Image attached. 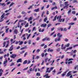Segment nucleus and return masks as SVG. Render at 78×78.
<instances>
[{"label": "nucleus", "instance_id": "40", "mask_svg": "<svg viewBox=\"0 0 78 78\" xmlns=\"http://www.w3.org/2000/svg\"><path fill=\"white\" fill-rule=\"evenodd\" d=\"M67 30V28H64L63 30V31H66Z\"/></svg>", "mask_w": 78, "mask_h": 78}, {"label": "nucleus", "instance_id": "22", "mask_svg": "<svg viewBox=\"0 0 78 78\" xmlns=\"http://www.w3.org/2000/svg\"><path fill=\"white\" fill-rule=\"evenodd\" d=\"M48 20V19L47 18V17H46L44 19V22H46L47 20Z\"/></svg>", "mask_w": 78, "mask_h": 78}, {"label": "nucleus", "instance_id": "38", "mask_svg": "<svg viewBox=\"0 0 78 78\" xmlns=\"http://www.w3.org/2000/svg\"><path fill=\"white\" fill-rule=\"evenodd\" d=\"M46 40L48 41H50V37H48L46 38Z\"/></svg>", "mask_w": 78, "mask_h": 78}, {"label": "nucleus", "instance_id": "6", "mask_svg": "<svg viewBox=\"0 0 78 78\" xmlns=\"http://www.w3.org/2000/svg\"><path fill=\"white\" fill-rule=\"evenodd\" d=\"M44 78H49L50 77V76H48V74H47L44 76Z\"/></svg>", "mask_w": 78, "mask_h": 78}, {"label": "nucleus", "instance_id": "2", "mask_svg": "<svg viewBox=\"0 0 78 78\" xmlns=\"http://www.w3.org/2000/svg\"><path fill=\"white\" fill-rule=\"evenodd\" d=\"M54 68V67H51L50 69H50V68H46V73H50L51 70H53V69Z\"/></svg>", "mask_w": 78, "mask_h": 78}, {"label": "nucleus", "instance_id": "35", "mask_svg": "<svg viewBox=\"0 0 78 78\" xmlns=\"http://www.w3.org/2000/svg\"><path fill=\"white\" fill-rule=\"evenodd\" d=\"M9 28H8L6 29V33H8V30H9Z\"/></svg>", "mask_w": 78, "mask_h": 78}, {"label": "nucleus", "instance_id": "10", "mask_svg": "<svg viewBox=\"0 0 78 78\" xmlns=\"http://www.w3.org/2000/svg\"><path fill=\"white\" fill-rule=\"evenodd\" d=\"M57 36H58V38H59V37H61L62 36V35H61V34L60 33H58L57 34Z\"/></svg>", "mask_w": 78, "mask_h": 78}, {"label": "nucleus", "instance_id": "30", "mask_svg": "<svg viewBox=\"0 0 78 78\" xmlns=\"http://www.w3.org/2000/svg\"><path fill=\"white\" fill-rule=\"evenodd\" d=\"M27 48V47L25 46V47H23L20 49V50H23V49H24V48Z\"/></svg>", "mask_w": 78, "mask_h": 78}, {"label": "nucleus", "instance_id": "3", "mask_svg": "<svg viewBox=\"0 0 78 78\" xmlns=\"http://www.w3.org/2000/svg\"><path fill=\"white\" fill-rule=\"evenodd\" d=\"M4 17H5V13H3L1 16V19H0V22H2V21H3L4 20L3 19L4 18Z\"/></svg>", "mask_w": 78, "mask_h": 78}, {"label": "nucleus", "instance_id": "33", "mask_svg": "<svg viewBox=\"0 0 78 78\" xmlns=\"http://www.w3.org/2000/svg\"><path fill=\"white\" fill-rule=\"evenodd\" d=\"M44 14H45V12L43 11V12H42V15H41V17H43L44 16Z\"/></svg>", "mask_w": 78, "mask_h": 78}, {"label": "nucleus", "instance_id": "14", "mask_svg": "<svg viewBox=\"0 0 78 78\" xmlns=\"http://www.w3.org/2000/svg\"><path fill=\"white\" fill-rule=\"evenodd\" d=\"M62 20V19H61V16H60V18H59L58 19V22H61Z\"/></svg>", "mask_w": 78, "mask_h": 78}, {"label": "nucleus", "instance_id": "64", "mask_svg": "<svg viewBox=\"0 0 78 78\" xmlns=\"http://www.w3.org/2000/svg\"><path fill=\"white\" fill-rule=\"evenodd\" d=\"M47 45H45L44 46V48H47Z\"/></svg>", "mask_w": 78, "mask_h": 78}, {"label": "nucleus", "instance_id": "32", "mask_svg": "<svg viewBox=\"0 0 78 78\" xmlns=\"http://www.w3.org/2000/svg\"><path fill=\"white\" fill-rule=\"evenodd\" d=\"M14 65H15L14 63L13 62H12L11 64H10V66H14Z\"/></svg>", "mask_w": 78, "mask_h": 78}, {"label": "nucleus", "instance_id": "60", "mask_svg": "<svg viewBox=\"0 0 78 78\" xmlns=\"http://www.w3.org/2000/svg\"><path fill=\"white\" fill-rule=\"evenodd\" d=\"M60 50H61V49H60V48H58L57 49V51H59Z\"/></svg>", "mask_w": 78, "mask_h": 78}, {"label": "nucleus", "instance_id": "7", "mask_svg": "<svg viewBox=\"0 0 78 78\" xmlns=\"http://www.w3.org/2000/svg\"><path fill=\"white\" fill-rule=\"evenodd\" d=\"M41 27L45 28V27H47V24H42L41 25Z\"/></svg>", "mask_w": 78, "mask_h": 78}, {"label": "nucleus", "instance_id": "63", "mask_svg": "<svg viewBox=\"0 0 78 78\" xmlns=\"http://www.w3.org/2000/svg\"><path fill=\"white\" fill-rule=\"evenodd\" d=\"M66 47L64 46V47H62L61 49H66Z\"/></svg>", "mask_w": 78, "mask_h": 78}, {"label": "nucleus", "instance_id": "39", "mask_svg": "<svg viewBox=\"0 0 78 78\" xmlns=\"http://www.w3.org/2000/svg\"><path fill=\"white\" fill-rule=\"evenodd\" d=\"M31 36V34H29L28 36L27 37V39H29V37H30Z\"/></svg>", "mask_w": 78, "mask_h": 78}, {"label": "nucleus", "instance_id": "25", "mask_svg": "<svg viewBox=\"0 0 78 78\" xmlns=\"http://www.w3.org/2000/svg\"><path fill=\"white\" fill-rule=\"evenodd\" d=\"M27 63V60H25L23 62V64H26Z\"/></svg>", "mask_w": 78, "mask_h": 78}, {"label": "nucleus", "instance_id": "55", "mask_svg": "<svg viewBox=\"0 0 78 78\" xmlns=\"http://www.w3.org/2000/svg\"><path fill=\"white\" fill-rule=\"evenodd\" d=\"M5 3H2V4H1V5L2 6H3V5H4V6H5V5H6L5 4Z\"/></svg>", "mask_w": 78, "mask_h": 78}, {"label": "nucleus", "instance_id": "27", "mask_svg": "<svg viewBox=\"0 0 78 78\" xmlns=\"http://www.w3.org/2000/svg\"><path fill=\"white\" fill-rule=\"evenodd\" d=\"M19 42L20 43L19 45H22L23 42V41H19Z\"/></svg>", "mask_w": 78, "mask_h": 78}, {"label": "nucleus", "instance_id": "51", "mask_svg": "<svg viewBox=\"0 0 78 78\" xmlns=\"http://www.w3.org/2000/svg\"><path fill=\"white\" fill-rule=\"evenodd\" d=\"M0 72H3V70L2 69H0Z\"/></svg>", "mask_w": 78, "mask_h": 78}, {"label": "nucleus", "instance_id": "36", "mask_svg": "<svg viewBox=\"0 0 78 78\" xmlns=\"http://www.w3.org/2000/svg\"><path fill=\"white\" fill-rule=\"evenodd\" d=\"M14 2H12L10 5V6H12V5H14Z\"/></svg>", "mask_w": 78, "mask_h": 78}, {"label": "nucleus", "instance_id": "8", "mask_svg": "<svg viewBox=\"0 0 78 78\" xmlns=\"http://www.w3.org/2000/svg\"><path fill=\"white\" fill-rule=\"evenodd\" d=\"M47 51L48 52H49V51H50V52H53V49H51L50 48H48Z\"/></svg>", "mask_w": 78, "mask_h": 78}, {"label": "nucleus", "instance_id": "24", "mask_svg": "<svg viewBox=\"0 0 78 78\" xmlns=\"http://www.w3.org/2000/svg\"><path fill=\"white\" fill-rule=\"evenodd\" d=\"M72 48H73V47H70L69 48H68L66 49L67 50H71Z\"/></svg>", "mask_w": 78, "mask_h": 78}, {"label": "nucleus", "instance_id": "45", "mask_svg": "<svg viewBox=\"0 0 78 78\" xmlns=\"http://www.w3.org/2000/svg\"><path fill=\"white\" fill-rule=\"evenodd\" d=\"M6 44V41H5L4 42V43L3 44V47H5V44Z\"/></svg>", "mask_w": 78, "mask_h": 78}, {"label": "nucleus", "instance_id": "61", "mask_svg": "<svg viewBox=\"0 0 78 78\" xmlns=\"http://www.w3.org/2000/svg\"><path fill=\"white\" fill-rule=\"evenodd\" d=\"M72 60H73V58H69V59L68 61H71Z\"/></svg>", "mask_w": 78, "mask_h": 78}, {"label": "nucleus", "instance_id": "26", "mask_svg": "<svg viewBox=\"0 0 78 78\" xmlns=\"http://www.w3.org/2000/svg\"><path fill=\"white\" fill-rule=\"evenodd\" d=\"M57 17V15H56L54 19L53 20V21H55L56 20V18Z\"/></svg>", "mask_w": 78, "mask_h": 78}, {"label": "nucleus", "instance_id": "54", "mask_svg": "<svg viewBox=\"0 0 78 78\" xmlns=\"http://www.w3.org/2000/svg\"><path fill=\"white\" fill-rule=\"evenodd\" d=\"M46 38H45L44 39H43L42 40V41H46Z\"/></svg>", "mask_w": 78, "mask_h": 78}, {"label": "nucleus", "instance_id": "58", "mask_svg": "<svg viewBox=\"0 0 78 78\" xmlns=\"http://www.w3.org/2000/svg\"><path fill=\"white\" fill-rule=\"evenodd\" d=\"M31 62V61L30 60H29L28 62H27V64H30V63Z\"/></svg>", "mask_w": 78, "mask_h": 78}, {"label": "nucleus", "instance_id": "34", "mask_svg": "<svg viewBox=\"0 0 78 78\" xmlns=\"http://www.w3.org/2000/svg\"><path fill=\"white\" fill-rule=\"evenodd\" d=\"M73 62L72 61H70V62H68V64H72Z\"/></svg>", "mask_w": 78, "mask_h": 78}, {"label": "nucleus", "instance_id": "52", "mask_svg": "<svg viewBox=\"0 0 78 78\" xmlns=\"http://www.w3.org/2000/svg\"><path fill=\"white\" fill-rule=\"evenodd\" d=\"M77 51L76 50H75L74 51L73 53H74V54H75V53H76Z\"/></svg>", "mask_w": 78, "mask_h": 78}, {"label": "nucleus", "instance_id": "37", "mask_svg": "<svg viewBox=\"0 0 78 78\" xmlns=\"http://www.w3.org/2000/svg\"><path fill=\"white\" fill-rule=\"evenodd\" d=\"M27 54H28V52H25V53L24 54V57H25V56H26L27 55Z\"/></svg>", "mask_w": 78, "mask_h": 78}, {"label": "nucleus", "instance_id": "23", "mask_svg": "<svg viewBox=\"0 0 78 78\" xmlns=\"http://www.w3.org/2000/svg\"><path fill=\"white\" fill-rule=\"evenodd\" d=\"M33 19V18L31 17H30L29 18V19L28 20V22H30V20H31Z\"/></svg>", "mask_w": 78, "mask_h": 78}, {"label": "nucleus", "instance_id": "41", "mask_svg": "<svg viewBox=\"0 0 78 78\" xmlns=\"http://www.w3.org/2000/svg\"><path fill=\"white\" fill-rule=\"evenodd\" d=\"M39 51H40V49H38L36 51V52L37 53H39Z\"/></svg>", "mask_w": 78, "mask_h": 78}, {"label": "nucleus", "instance_id": "50", "mask_svg": "<svg viewBox=\"0 0 78 78\" xmlns=\"http://www.w3.org/2000/svg\"><path fill=\"white\" fill-rule=\"evenodd\" d=\"M68 41H69V39H67V38H66L65 40V42H68Z\"/></svg>", "mask_w": 78, "mask_h": 78}, {"label": "nucleus", "instance_id": "62", "mask_svg": "<svg viewBox=\"0 0 78 78\" xmlns=\"http://www.w3.org/2000/svg\"><path fill=\"white\" fill-rule=\"evenodd\" d=\"M36 75L37 76H40V73H37Z\"/></svg>", "mask_w": 78, "mask_h": 78}, {"label": "nucleus", "instance_id": "43", "mask_svg": "<svg viewBox=\"0 0 78 78\" xmlns=\"http://www.w3.org/2000/svg\"><path fill=\"white\" fill-rule=\"evenodd\" d=\"M31 40H29L28 41V44H31Z\"/></svg>", "mask_w": 78, "mask_h": 78}, {"label": "nucleus", "instance_id": "4", "mask_svg": "<svg viewBox=\"0 0 78 78\" xmlns=\"http://www.w3.org/2000/svg\"><path fill=\"white\" fill-rule=\"evenodd\" d=\"M8 63V60H6L3 63V64L4 65V67H6V65L7 63Z\"/></svg>", "mask_w": 78, "mask_h": 78}, {"label": "nucleus", "instance_id": "21", "mask_svg": "<svg viewBox=\"0 0 78 78\" xmlns=\"http://www.w3.org/2000/svg\"><path fill=\"white\" fill-rule=\"evenodd\" d=\"M36 31V27H34L33 28L32 31Z\"/></svg>", "mask_w": 78, "mask_h": 78}, {"label": "nucleus", "instance_id": "11", "mask_svg": "<svg viewBox=\"0 0 78 78\" xmlns=\"http://www.w3.org/2000/svg\"><path fill=\"white\" fill-rule=\"evenodd\" d=\"M58 29L59 31H63V28L62 27H59Z\"/></svg>", "mask_w": 78, "mask_h": 78}, {"label": "nucleus", "instance_id": "29", "mask_svg": "<svg viewBox=\"0 0 78 78\" xmlns=\"http://www.w3.org/2000/svg\"><path fill=\"white\" fill-rule=\"evenodd\" d=\"M74 24H75V23H69V25H74Z\"/></svg>", "mask_w": 78, "mask_h": 78}, {"label": "nucleus", "instance_id": "13", "mask_svg": "<svg viewBox=\"0 0 78 78\" xmlns=\"http://www.w3.org/2000/svg\"><path fill=\"white\" fill-rule=\"evenodd\" d=\"M6 42H7V44L5 46V48L8 47L9 46V41H7Z\"/></svg>", "mask_w": 78, "mask_h": 78}, {"label": "nucleus", "instance_id": "31", "mask_svg": "<svg viewBox=\"0 0 78 78\" xmlns=\"http://www.w3.org/2000/svg\"><path fill=\"white\" fill-rule=\"evenodd\" d=\"M21 14H27V13H26L24 11H22L21 12Z\"/></svg>", "mask_w": 78, "mask_h": 78}, {"label": "nucleus", "instance_id": "20", "mask_svg": "<svg viewBox=\"0 0 78 78\" xmlns=\"http://www.w3.org/2000/svg\"><path fill=\"white\" fill-rule=\"evenodd\" d=\"M74 69L75 70H76V69H77V70H78V65H76L75 66Z\"/></svg>", "mask_w": 78, "mask_h": 78}, {"label": "nucleus", "instance_id": "18", "mask_svg": "<svg viewBox=\"0 0 78 78\" xmlns=\"http://www.w3.org/2000/svg\"><path fill=\"white\" fill-rule=\"evenodd\" d=\"M66 73H67V71L65 72L63 74H62V76H64Z\"/></svg>", "mask_w": 78, "mask_h": 78}, {"label": "nucleus", "instance_id": "15", "mask_svg": "<svg viewBox=\"0 0 78 78\" xmlns=\"http://www.w3.org/2000/svg\"><path fill=\"white\" fill-rule=\"evenodd\" d=\"M34 11V12H39V8H38L37 9H35Z\"/></svg>", "mask_w": 78, "mask_h": 78}, {"label": "nucleus", "instance_id": "53", "mask_svg": "<svg viewBox=\"0 0 78 78\" xmlns=\"http://www.w3.org/2000/svg\"><path fill=\"white\" fill-rule=\"evenodd\" d=\"M51 24H48V27H50V26H51Z\"/></svg>", "mask_w": 78, "mask_h": 78}, {"label": "nucleus", "instance_id": "17", "mask_svg": "<svg viewBox=\"0 0 78 78\" xmlns=\"http://www.w3.org/2000/svg\"><path fill=\"white\" fill-rule=\"evenodd\" d=\"M70 46V43H68V44H66L65 45V47L66 48V47H69V46Z\"/></svg>", "mask_w": 78, "mask_h": 78}, {"label": "nucleus", "instance_id": "1", "mask_svg": "<svg viewBox=\"0 0 78 78\" xmlns=\"http://www.w3.org/2000/svg\"><path fill=\"white\" fill-rule=\"evenodd\" d=\"M65 6L63 7V8L61 9V11H62L64 9H68L69 8V4H68V2H64Z\"/></svg>", "mask_w": 78, "mask_h": 78}, {"label": "nucleus", "instance_id": "5", "mask_svg": "<svg viewBox=\"0 0 78 78\" xmlns=\"http://www.w3.org/2000/svg\"><path fill=\"white\" fill-rule=\"evenodd\" d=\"M16 56H17V55L16 54H12V55L10 56L11 58H15Z\"/></svg>", "mask_w": 78, "mask_h": 78}, {"label": "nucleus", "instance_id": "16", "mask_svg": "<svg viewBox=\"0 0 78 78\" xmlns=\"http://www.w3.org/2000/svg\"><path fill=\"white\" fill-rule=\"evenodd\" d=\"M71 71H69L67 74L66 76H69L70 75H71V74H70L71 73Z\"/></svg>", "mask_w": 78, "mask_h": 78}, {"label": "nucleus", "instance_id": "47", "mask_svg": "<svg viewBox=\"0 0 78 78\" xmlns=\"http://www.w3.org/2000/svg\"><path fill=\"white\" fill-rule=\"evenodd\" d=\"M28 27V23H27V24L25 25V27Z\"/></svg>", "mask_w": 78, "mask_h": 78}, {"label": "nucleus", "instance_id": "28", "mask_svg": "<svg viewBox=\"0 0 78 78\" xmlns=\"http://www.w3.org/2000/svg\"><path fill=\"white\" fill-rule=\"evenodd\" d=\"M14 33L15 34H17V29H15L14 31Z\"/></svg>", "mask_w": 78, "mask_h": 78}, {"label": "nucleus", "instance_id": "46", "mask_svg": "<svg viewBox=\"0 0 78 78\" xmlns=\"http://www.w3.org/2000/svg\"><path fill=\"white\" fill-rule=\"evenodd\" d=\"M72 13L73 14H76V12H75V11H73L72 12Z\"/></svg>", "mask_w": 78, "mask_h": 78}, {"label": "nucleus", "instance_id": "42", "mask_svg": "<svg viewBox=\"0 0 78 78\" xmlns=\"http://www.w3.org/2000/svg\"><path fill=\"white\" fill-rule=\"evenodd\" d=\"M48 58H45V62H47V60H48Z\"/></svg>", "mask_w": 78, "mask_h": 78}, {"label": "nucleus", "instance_id": "19", "mask_svg": "<svg viewBox=\"0 0 78 78\" xmlns=\"http://www.w3.org/2000/svg\"><path fill=\"white\" fill-rule=\"evenodd\" d=\"M33 6H34V4L32 5L29 7V8H28V9H30L33 8Z\"/></svg>", "mask_w": 78, "mask_h": 78}, {"label": "nucleus", "instance_id": "44", "mask_svg": "<svg viewBox=\"0 0 78 78\" xmlns=\"http://www.w3.org/2000/svg\"><path fill=\"white\" fill-rule=\"evenodd\" d=\"M41 55L42 57H44V53H42L41 54Z\"/></svg>", "mask_w": 78, "mask_h": 78}, {"label": "nucleus", "instance_id": "48", "mask_svg": "<svg viewBox=\"0 0 78 78\" xmlns=\"http://www.w3.org/2000/svg\"><path fill=\"white\" fill-rule=\"evenodd\" d=\"M25 53V51H23L21 52L20 53V54H23Z\"/></svg>", "mask_w": 78, "mask_h": 78}, {"label": "nucleus", "instance_id": "57", "mask_svg": "<svg viewBox=\"0 0 78 78\" xmlns=\"http://www.w3.org/2000/svg\"><path fill=\"white\" fill-rule=\"evenodd\" d=\"M52 73H55V72H56V70L54 69V70H53L52 71Z\"/></svg>", "mask_w": 78, "mask_h": 78}, {"label": "nucleus", "instance_id": "12", "mask_svg": "<svg viewBox=\"0 0 78 78\" xmlns=\"http://www.w3.org/2000/svg\"><path fill=\"white\" fill-rule=\"evenodd\" d=\"M17 63L19 62H22V59L19 58L17 61Z\"/></svg>", "mask_w": 78, "mask_h": 78}, {"label": "nucleus", "instance_id": "56", "mask_svg": "<svg viewBox=\"0 0 78 78\" xmlns=\"http://www.w3.org/2000/svg\"><path fill=\"white\" fill-rule=\"evenodd\" d=\"M29 71L30 72H32V71H33V69L32 68H31L29 69Z\"/></svg>", "mask_w": 78, "mask_h": 78}, {"label": "nucleus", "instance_id": "9", "mask_svg": "<svg viewBox=\"0 0 78 78\" xmlns=\"http://www.w3.org/2000/svg\"><path fill=\"white\" fill-rule=\"evenodd\" d=\"M13 50V45H12L11 47H10V49H9V51H12Z\"/></svg>", "mask_w": 78, "mask_h": 78}, {"label": "nucleus", "instance_id": "59", "mask_svg": "<svg viewBox=\"0 0 78 78\" xmlns=\"http://www.w3.org/2000/svg\"><path fill=\"white\" fill-rule=\"evenodd\" d=\"M62 72V71H59L58 73L57 74L58 75L59 74H60V73H61Z\"/></svg>", "mask_w": 78, "mask_h": 78}, {"label": "nucleus", "instance_id": "49", "mask_svg": "<svg viewBox=\"0 0 78 78\" xmlns=\"http://www.w3.org/2000/svg\"><path fill=\"white\" fill-rule=\"evenodd\" d=\"M77 46H78V44H75L73 46V48H75V47H77Z\"/></svg>", "mask_w": 78, "mask_h": 78}]
</instances>
